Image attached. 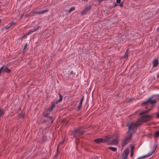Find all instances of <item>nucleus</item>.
Instances as JSON below:
<instances>
[{
  "label": "nucleus",
  "mask_w": 159,
  "mask_h": 159,
  "mask_svg": "<svg viewBox=\"0 0 159 159\" xmlns=\"http://www.w3.org/2000/svg\"><path fill=\"white\" fill-rule=\"evenodd\" d=\"M150 110V109H148L143 111L139 114V115L141 116L140 117L139 120L135 123L137 127L141 125L143 123L148 121L152 117L151 115L146 114Z\"/></svg>",
  "instance_id": "1"
},
{
  "label": "nucleus",
  "mask_w": 159,
  "mask_h": 159,
  "mask_svg": "<svg viewBox=\"0 0 159 159\" xmlns=\"http://www.w3.org/2000/svg\"><path fill=\"white\" fill-rule=\"evenodd\" d=\"M84 131L81 128L75 129L72 131L70 134L73 136V138H75L76 140L77 137L82 135L84 133Z\"/></svg>",
  "instance_id": "2"
},
{
  "label": "nucleus",
  "mask_w": 159,
  "mask_h": 159,
  "mask_svg": "<svg viewBox=\"0 0 159 159\" xmlns=\"http://www.w3.org/2000/svg\"><path fill=\"white\" fill-rule=\"evenodd\" d=\"M126 125L128 127V130L127 132V134H130L132 136L133 134L131 131L134 129L137 126L133 122L130 124H127Z\"/></svg>",
  "instance_id": "3"
},
{
  "label": "nucleus",
  "mask_w": 159,
  "mask_h": 159,
  "mask_svg": "<svg viewBox=\"0 0 159 159\" xmlns=\"http://www.w3.org/2000/svg\"><path fill=\"white\" fill-rule=\"evenodd\" d=\"M127 135V136L125 137V139H124L121 145L122 147H124L131 139L132 136L130 134Z\"/></svg>",
  "instance_id": "4"
},
{
  "label": "nucleus",
  "mask_w": 159,
  "mask_h": 159,
  "mask_svg": "<svg viewBox=\"0 0 159 159\" xmlns=\"http://www.w3.org/2000/svg\"><path fill=\"white\" fill-rule=\"evenodd\" d=\"M156 102L157 101L156 100L152 99V98L151 97L149 98L146 101L143 102L141 105L143 106V105H146L148 103L153 104L156 103Z\"/></svg>",
  "instance_id": "5"
},
{
  "label": "nucleus",
  "mask_w": 159,
  "mask_h": 159,
  "mask_svg": "<svg viewBox=\"0 0 159 159\" xmlns=\"http://www.w3.org/2000/svg\"><path fill=\"white\" fill-rule=\"evenodd\" d=\"M156 149V148L153 149V150H152L151 152H149L148 154L139 157L137 158V159H143L144 158H146L150 157L155 152Z\"/></svg>",
  "instance_id": "6"
},
{
  "label": "nucleus",
  "mask_w": 159,
  "mask_h": 159,
  "mask_svg": "<svg viewBox=\"0 0 159 159\" xmlns=\"http://www.w3.org/2000/svg\"><path fill=\"white\" fill-rule=\"evenodd\" d=\"M91 7V5L86 6L84 8V10L82 11L81 13V15L83 16L84 14H86L87 12L89 11L90 10Z\"/></svg>",
  "instance_id": "7"
},
{
  "label": "nucleus",
  "mask_w": 159,
  "mask_h": 159,
  "mask_svg": "<svg viewBox=\"0 0 159 159\" xmlns=\"http://www.w3.org/2000/svg\"><path fill=\"white\" fill-rule=\"evenodd\" d=\"M0 69H1V73L6 72L7 73H9L11 71V70L8 68L6 66H2Z\"/></svg>",
  "instance_id": "8"
},
{
  "label": "nucleus",
  "mask_w": 159,
  "mask_h": 159,
  "mask_svg": "<svg viewBox=\"0 0 159 159\" xmlns=\"http://www.w3.org/2000/svg\"><path fill=\"white\" fill-rule=\"evenodd\" d=\"M129 153V151L128 149L125 150L122 155V159H127Z\"/></svg>",
  "instance_id": "9"
},
{
  "label": "nucleus",
  "mask_w": 159,
  "mask_h": 159,
  "mask_svg": "<svg viewBox=\"0 0 159 159\" xmlns=\"http://www.w3.org/2000/svg\"><path fill=\"white\" fill-rule=\"evenodd\" d=\"M118 143V138L116 137V139L110 141L109 144L111 145H117Z\"/></svg>",
  "instance_id": "10"
},
{
  "label": "nucleus",
  "mask_w": 159,
  "mask_h": 159,
  "mask_svg": "<svg viewBox=\"0 0 159 159\" xmlns=\"http://www.w3.org/2000/svg\"><path fill=\"white\" fill-rule=\"evenodd\" d=\"M94 141L96 143L99 144L103 143V139L102 138H98L94 140Z\"/></svg>",
  "instance_id": "11"
},
{
  "label": "nucleus",
  "mask_w": 159,
  "mask_h": 159,
  "mask_svg": "<svg viewBox=\"0 0 159 159\" xmlns=\"http://www.w3.org/2000/svg\"><path fill=\"white\" fill-rule=\"evenodd\" d=\"M152 64L153 67H155L157 66L159 64L158 60V59H154L152 62Z\"/></svg>",
  "instance_id": "12"
},
{
  "label": "nucleus",
  "mask_w": 159,
  "mask_h": 159,
  "mask_svg": "<svg viewBox=\"0 0 159 159\" xmlns=\"http://www.w3.org/2000/svg\"><path fill=\"white\" fill-rule=\"evenodd\" d=\"M48 11V10H45L39 11H37L35 12L36 14H40L47 12Z\"/></svg>",
  "instance_id": "13"
},
{
  "label": "nucleus",
  "mask_w": 159,
  "mask_h": 159,
  "mask_svg": "<svg viewBox=\"0 0 159 159\" xmlns=\"http://www.w3.org/2000/svg\"><path fill=\"white\" fill-rule=\"evenodd\" d=\"M40 27L39 26H38L37 28H34L33 29H32L31 30H29V32L31 34L33 32H35L37 30H38L39 29Z\"/></svg>",
  "instance_id": "14"
},
{
  "label": "nucleus",
  "mask_w": 159,
  "mask_h": 159,
  "mask_svg": "<svg viewBox=\"0 0 159 159\" xmlns=\"http://www.w3.org/2000/svg\"><path fill=\"white\" fill-rule=\"evenodd\" d=\"M58 94L60 98L56 102V104H57L58 102H61L62 99L63 97L62 95L60 93V92H59Z\"/></svg>",
  "instance_id": "15"
},
{
  "label": "nucleus",
  "mask_w": 159,
  "mask_h": 159,
  "mask_svg": "<svg viewBox=\"0 0 159 159\" xmlns=\"http://www.w3.org/2000/svg\"><path fill=\"white\" fill-rule=\"evenodd\" d=\"M48 118H49V119L48 120V121H49L50 120V122H49V124H52L53 121V120H54V118L53 116H49Z\"/></svg>",
  "instance_id": "16"
},
{
  "label": "nucleus",
  "mask_w": 159,
  "mask_h": 159,
  "mask_svg": "<svg viewBox=\"0 0 159 159\" xmlns=\"http://www.w3.org/2000/svg\"><path fill=\"white\" fill-rule=\"evenodd\" d=\"M129 52L128 51V50L126 51L125 53L123 56V58H128L129 57Z\"/></svg>",
  "instance_id": "17"
},
{
  "label": "nucleus",
  "mask_w": 159,
  "mask_h": 159,
  "mask_svg": "<svg viewBox=\"0 0 159 159\" xmlns=\"http://www.w3.org/2000/svg\"><path fill=\"white\" fill-rule=\"evenodd\" d=\"M111 138V137H108L105 138L103 139V142H109L110 141V139Z\"/></svg>",
  "instance_id": "18"
},
{
  "label": "nucleus",
  "mask_w": 159,
  "mask_h": 159,
  "mask_svg": "<svg viewBox=\"0 0 159 159\" xmlns=\"http://www.w3.org/2000/svg\"><path fill=\"white\" fill-rule=\"evenodd\" d=\"M108 148L113 152H116L117 150V148L115 147H109Z\"/></svg>",
  "instance_id": "19"
},
{
  "label": "nucleus",
  "mask_w": 159,
  "mask_h": 159,
  "mask_svg": "<svg viewBox=\"0 0 159 159\" xmlns=\"http://www.w3.org/2000/svg\"><path fill=\"white\" fill-rule=\"evenodd\" d=\"M82 104V102H80L78 107V110H80L81 108Z\"/></svg>",
  "instance_id": "20"
},
{
  "label": "nucleus",
  "mask_w": 159,
  "mask_h": 159,
  "mask_svg": "<svg viewBox=\"0 0 159 159\" xmlns=\"http://www.w3.org/2000/svg\"><path fill=\"white\" fill-rule=\"evenodd\" d=\"M75 9V7H71L68 10V11L69 12V13H70L72 11H74Z\"/></svg>",
  "instance_id": "21"
},
{
  "label": "nucleus",
  "mask_w": 159,
  "mask_h": 159,
  "mask_svg": "<svg viewBox=\"0 0 159 159\" xmlns=\"http://www.w3.org/2000/svg\"><path fill=\"white\" fill-rule=\"evenodd\" d=\"M4 113V109H0V116H1Z\"/></svg>",
  "instance_id": "22"
},
{
  "label": "nucleus",
  "mask_w": 159,
  "mask_h": 159,
  "mask_svg": "<svg viewBox=\"0 0 159 159\" xmlns=\"http://www.w3.org/2000/svg\"><path fill=\"white\" fill-rule=\"evenodd\" d=\"M14 23H12L10 24V25L9 26H6L4 27V29H6V30L9 29L10 27H11L13 24H14Z\"/></svg>",
  "instance_id": "23"
},
{
  "label": "nucleus",
  "mask_w": 159,
  "mask_h": 159,
  "mask_svg": "<svg viewBox=\"0 0 159 159\" xmlns=\"http://www.w3.org/2000/svg\"><path fill=\"white\" fill-rule=\"evenodd\" d=\"M56 102H52V105H51V107L52 108H53L54 109V108L56 106Z\"/></svg>",
  "instance_id": "24"
},
{
  "label": "nucleus",
  "mask_w": 159,
  "mask_h": 159,
  "mask_svg": "<svg viewBox=\"0 0 159 159\" xmlns=\"http://www.w3.org/2000/svg\"><path fill=\"white\" fill-rule=\"evenodd\" d=\"M155 136L156 137H158L159 136V130L155 132Z\"/></svg>",
  "instance_id": "25"
},
{
  "label": "nucleus",
  "mask_w": 159,
  "mask_h": 159,
  "mask_svg": "<svg viewBox=\"0 0 159 159\" xmlns=\"http://www.w3.org/2000/svg\"><path fill=\"white\" fill-rule=\"evenodd\" d=\"M53 110V108H52L51 107H50L48 109V111L49 112H50L52 111Z\"/></svg>",
  "instance_id": "26"
},
{
  "label": "nucleus",
  "mask_w": 159,
  "mask_h": 159,
  "mask_svg": "<svg viewBox=\"0 0 159 159\" xmlns=\"http://www.w3.org/2000/svg\"><path fill=\"white\" fill-rule=\"evenodd\" d=\"M133 155H134V152H133V148L132 147V150H131V154H130L131 157H132L133 156Z\"/></svg>",
  "instance_id": "27"
},
{
  "label": "nucleus",
  "mask_w": 159,
  "mask_h": 159,
  "mask_svg": "<svg viewBox=\"0 0 159 159\" xmlns=\"http://www.w3.org/2000/svg\"><path fill=\"white\" fill-rule=\"evenodd\" d=\"M48 115L49 114L48 113L47 114H44V116L48 118V117H49Z\"/></svg>",
  "instance_id": "28"
},
{
  "label": "nucleus",
  "mask_w": 159,
  "mask_h": 159,
  "mask_svg": "<svg viewBox=\"0 0 159 159\" xmlns=\"http://www.w3.org/2000/svg\"><path fill=\"white\" fill-rule=\"evenodd\" d=\"M30 34H31L30 33V32L29 31V32H27L25 35H24L26 36L27 35H29Z\"/></svg>",
  "instance_id": "29"
},
{
  "label": "nucleus",
  "mask_w": 159,
  "mask_h": 159,
  "mask_svg": "<svg viewBox=\"0 0 159 159\" xmlns=\"http://www.w3.org/2000/svg\"><path fill=\"white\" fill-rule=\"evenodd\" d=\"M84 96H83L81 99L80 102H83V100H84Z\"/></svg>",
  "instance_id": "30"
},
{
  "label": "nucleus",
  "mask_w": 159,
  "mask_h": 159,
  "mask_svg": "<svg viewBox=\"0 0 159 159\" xmlns=\"http://www.w3.org/2000/svg\"><path fill=\"white\" fill-rule=\"evenodd\" d=\"M121 0H116V2L118 4H120V3Z\"/></svg>",
  "instance_id": "31"
},
{
  "label": "nucleus",
  "mask_w": 159,
  "mask_h": 159,
  "mask_svg": "<svg viewBox=\"0 0 159 159\" xmlns=\"http://www.w3.org/2000/svg\"><path fill=\"white\" fill-rule=\"evenodd\" d=\"M128 102H130L131 101V98H128L127 100Z\"/></svg>",
  "instance_id": "32"
},
{
  "label": "nucleus",
  "mask_w": 159,
  "mask_h": 159,
  "mask_svg": "<svg viewBox=\"0 0 159 159\" xmlns=\"http://www.w3.org/2000/svg\"><path fill=\"white\" fill-rule=\"evenodd\" d=\"M42 139L43 140V141H46V137H45V136H43V138H42Z\"/></svg>",
  "instance_id": "33"
},
{
  "label": "nucleus",
  "mask_w": 159,
  "mask_h": 159,
  "mask_svg": "<svg viewBox=\"0 0 159 159\" xmlns=\"http://www.w3.org/2000/svg\"><path fill=\"white\" fill-rule=\"evenodd\" d=\"M119 6L120 7H123V4L121 3L120 4H119Z\"/></svg>",
  "instance_id": "34"
},
{
  "label": "nucleus",
  "mask_w": 159,
  "mask_h": 159,
  "mask_svg": "<svg viewBox=\"0 0 159 159\" xmlns=\"http://www.w3.org/2000/svg\"><path fill=\"white\" fill-rule=\"evenodd\" d=\"M26 46H27V44L26 43V44H25V46H24V47L23 50H24V49H25Z\"/></svg>",
  "instance_id": "35"
},
{
  "label": "nucleus",
  "mask_w": 159,
  "mask_h": 159,
  "mask_svg": "<svg viewBox=\"0 0 159 159\" xmlns=\"http://www.w3.org/2000/svg\"><path fill=\"white\" fill-rule=\"evenodd\" d=\"M117 6V4L116 3H115L114 4V7H116V6Z\"/></svg>",
  "instance_id": "36"
},
{
  "label": "nucleus",
  "mask_w": 159,
  "mask_h": 159,
  "mask_svg": "<svg viewBox=\"0 0 159 159\" xmlns=\"http://www.w3.org/2000/svg\"><path fill=\"white\" fill-rule=\"evenodd\" d=\"M70 74H74V72H73V71H71L70 72Z\"/></svg>",
  "instance_id": "37"
},
{
  "label": "nucleus",
  "mask_w": 159,
  "mask_h": 159,
  "mask_svg": "<svg viewBox=\"0 0 159 159\" xmlns=\"http://www.w3.org/2000/svg\"><path fill=\"white\" fill-rule=\"evenodd\" d=\"M56 155H55V156H54V157H55V158H56Z\"/></svg>",
  "instance_id": "38"
},
{
  "label": "nucleus",
  "mask_w": 159,
  "mask_h": 159,
  "mask_svg": "<svg viewBox=\"0 0 159 159\" xmlns=\"http://www.w3.org/2000/svg\"><path fill=\"white\" fill-rule=\"evenodd\" d=\"M26 36L25 35H24L23 36V37H25V36Z\"/></svg>",
  "instance_id": "39"
},
{
  "label": "nucleus",
  "mask_w": 159,
  "mask_h": 159,
  "mask_svg": "<svg viewBox=\"0 0 159 159\" xmlns=\"http://www.w3.org/2000/svg\"><path fill=\"white\" fill-rule=\"evenodd\" d=\"M58 149H57V152H58Z\"/></svg>",
  "instance_id": "40"
},
{
  "label": "nucleus",
  "mask_w": 159,
  "mask_h": 159,
  "mask_svg": "<svg viewBox=\"0 0 159 159\" xmlns=\"http://www.w3.org/2000/svg\"><path fill=\"white\" fill-rule=\"evenodd\" d=\"M1 22V20L0 19V23Z\"/></svg>",
  "instance_id": "41"
},
{
  "label": "nucleus",
  "mask_w": 159,
  "mask_h": 159,
  "mask_svg": "<svg viewBox=\"0 0 159 159\" xmlns=\"http://www.w3.org/2000/svg\"><path fill=\"white\" fill-rule=\"evenodd\" d=\"M3 30V28H2V30Z\"/></svg>",
  "instance_id": "42"
},
{
  "label": "nucleus",
  "mask_w": 159,
  "mask_h": 159,
  "mask_svg": "<svg viewBox=\"0 0 159 159\" xmlns=\"http://www.w3.org/2000/svg\"><path fill=\"white\" fill-rule=\"evenodd\" d=\"M127 39H128V40L129 39V37Z\"/></svg>",
  "instance_id": "43"
},
{
  "label": "nucleus",
  "mask_w": 159,
  "mask_h": 159,
  "mask_svg": "<svg viewBox=\"0 0 159 159\" xmlns=\"http://www.w3.org/2000/svg\"><path fill=\"white\" fill-rule=\"evenodd\" d=\"M158 11H159V9H158Z\"/></svg>",
  "instance_id": "44"
}]
</instances>
